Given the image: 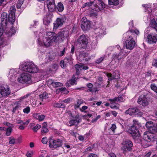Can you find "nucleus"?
I'll list each match as a JSON object with an SVG mask.
<instances>
[{
	"label": "nucleus",
	"instance_id": "39448f33",
	"mask_svg": "<svg viewBox=\"0 0 157 157\" xmlns=\"http://www.w3.org/2000/svg\"><path fill=\"white\" fill-rule=\"evenodd\" d=\"M129 132L132 135L133 139L135 140H140V135L139 130L136 126L132 125L128 130Z\"/></svg>",
	"mask_w": 157,
	"mask_h": 157
},
{
	"label": "nucleus",
	"instance_id": "13d9d810",
	"mask_svg": "<svg viewBox=\"0 0 157 157\" xmlns=\"http://www.w3.org/2000/svg\"><path fill=\"white\" fill-rule=\"evenodd\" d=\"M3 33V27L2 25L0 24V37L1 36Z\"/></svg>",
	"mask_w": 157,
	"mask_h": 157
},
{
	"label": "nucleus",
	"instance_id": "72a5a7b5",
	"mask_svg": "<svg viewBox=\"0 0 157 157\" xmlns=\"http://www.w3.org/2000/svg\"><path fill=\"white\" fill-rule=\"evenodd\" d=\"M123 98L122 97L119 96L117 98H114L113 99H109V101H119L121 102L123 101Z\"/></svg>",
	"mask_w": 157,
	"mask_h": 157
},
{
	"label": "nucleus",
	"instance_id": "423d86ee",
	"mask_svg": "<svg viewBox=\"0 0 157 157\" xmlns=\"http://www.w3.org/2000/svg\"><path fill=\"white\" fill-rule=\"evenodd\" d=\"M69 35L68 31H62L59 33L56 37V42H60L63 41L67 38Z\"/></svg>",
	"mask_w": 157,
	"mask_h": 157
},
{
	"label": "nucleus",
	"instance_id": "49530a36",
	"mask_svg": "<svg viewBox=\"0 0 157 157\" xmlns=\"http://www.w3.org/2000/svg\"><path fill=\"white\" fill-rule=\"evenodd\" d=\"M41 127L40 125L37 124L35 126H34L32 128V129L33 131L34 132H36L37 130L40 129Z\"/></svg>",
	"mask_w": 157,
	"mask_h": 157
},
{
	"label": "nucleus",
	"instance_id": "37998d69",
	"mask_svg": "<svg viewBox=\"0 0 157 157\" xmlns=\"http://www.w3.org/2000/svg\"><path fill=\"white\" fill-rule=\"evenodd\" d=\"M151 88L152 90L157 93V85L154 83L151 84Z\"/></svg>",
	"mask_w": 157,
	"mask_h": 157
},
{
	"label": "nucleus",
	"instance_id": "393cba45",
	"mask_svg": "<svg viewBox=\"0 0 157 157\" xmlns=\"http://www.w3.org/2000/svg\"><path fill=\"white\" fill-rule=\"evenodd\" d=\"M122 144L123 147H132L133 146L132 142L129 140L124 141Z\"/></svg>",
	"mask_w": 157,
	"mask_h": 157
},
{
	"label": "nucleus",
	"instance_id": "c9c22d12",
	"mask_svg": "<svg viewBox=\"0 0 157 157\" xmlns=\"http://www.w3.org/2000/svg\"><path fill=\"white\" fill-rule=\"evenodd\" d=\"M16 105L15 106L17 109H20L24 106L23 105V102L21 101H19L15 103Z\"/></svg>",
	"mask_w": 157,
	"mask_h": 157
},
{
	"label": "nucleus",
	"instance_id": "412c9836",
	"mask_svg": "<svg viewBox=\"0 0 157 157\" xmlns=\"http://www.w3.org/2000/svg\"><path fill=\"white\" fill-rule=\"evenodd\" d=\"M117 75L116 76L115 75H116V73H113V75L111 74L108 73L107 75L109 78V80L110 81L113 79H117L119 78L120 77L119 74L118 73H117Z\"/></svg>",
	"mask_w": 157,
	"mask_h": 157
},
{
	"label": "nucleus",
	"instance_id": "bb28decb",
	"mask_svg": "<svg viewBox=\"0 0 157 157\" xmlns=\"http://www.w3.org/2000/svg\"><path fill=\"white\" fill-rule=\"evenodd\" d=\"M43 41L44 45L48 47L50 46L53 42L50 39L47 38L46 37L44 38Z\"/></svg>",
	"mask_w": 157,
	"mask_h": 157
},
{
	"label": "nucleus",
	"instance_id": "8fccbe9b",
	"mask_svg": "<svg viewBox=\"0 0 157 157\" xmlns=\"http://www.w3.org/2000/svg\"><path fill=\"white\" fill-rule=\"evenodd\" d=\"M86 86L88 88H89L88 90L90 92L93 91L92 88L93 86V85L92 83H89L87 84Z\"/></svg>",
	"mask_w": 157,
	"mask_h": 157
},
{
	"label": "nucleus",
	"instance_id": "aec40b11",
	"mask_svg": "<svg viewBox=\"0 0 157 157\" xmlns=\"http://www.w3.org/2000/svg\"><path fill=\"white\" fill-rule=\"evenodd\" d=\"M138 110L136 108H130L125 111V113L127 114L132 115L136 113H140L138 112Z\"/></svg>",
	"mask_w": 157,
	"mask_h": 157
},
{
	"label": "nucleus",
	"instance_id": "e2e57ef3",
	"mask_svg": "<svg viewBox=\"0 0 157 157\" xmlns=\"http://www.w3.org/2000/svg\"><path fill=\"white\" fill-rule=\"evenodd\" d=\"M33 153L32 152L28 151L26 153V155L28 157H32Z\"/></svg>",
	"mask_w": 157,
	"mask_h": 157
},
{
	"label": "nucleus",
	"instance_id": "c85d7f7f",
	"mask_svg": "<svg viewBox=\"0 0 157 157\" xmlns=\"http://www.w3.org/2000/svg\"><path fill=\"white\" fill-rule=\"evenodd\" d=\"M64 22V19L63 18H58L57 19L56 22L54 23V25L56 27L62 25Z\"/></svg>",
	"mask_w": 157,
	"mask_h": 157
},
{
	"label": "nucleus",
	"instance_id": "f257e3e1",
	"mask_svg": "<svg viewBox=\"0 0 157 157\" xmlns=\"http://www.w3.org/2000/svg\"><path fill=\"white\" fill-rule=\"evenodd\" d=\"M129 29V30L124 34L125 36H127L125 44L127 49L132 50L134 48L136 44V42L133 38L135 36L134 33L138 35L139 33V31L137 29H130V28Z\"/></svg>",
	"mask_w": 157,
	"mask_h": 157
},
{
	"label": "nucleus",
	"instance_id": "052dcab7",
	"mask_svg": "<svg viewBox=\"0 0 157 157\" xmlns=\"http://www.w3.org/2000/svg\"><path fill=\"white\" fill-rule=\"evenodd\" d=\"M66 50V48H64L62 51L60 52L59 56H63L64 55Z\"/></svg>",
	"mask_w": 157,
	"mask_h": 157
},
{
	"label": "nucleus",
	"instance_id": "7ed1b4c3",
	"mask_svg": "<svg viewBox=\"0 0 157 157\" xmlns=\"http://www.w3.org/2000/svg\"><path fill=\"white\" fill-rule=\"evenodd\" d=\"M76 43L78 48L85 49L87 46L88 40L84 35H82L77 40Z\"/></svg>",
	"mask_w": 157,
	"mask_h": 157
},
{
	"label": "nucleus",
	"instance_id": "a878e982",
	"mask_svg": "<svg viewBox=\"0 0 157 157\" xmlns=\"http://www.w3.org/2000/svg\"><path fill=\"white\" fill-rule=\"evenodd\" d=\"M33 116L35 118L38 120L40 121H43L45 117L44 115L36 113L34 114Z\"/></svg>",
	"mask_w": 157,
	"mask_h": 157
},
{
	"label": "nucleus",
	"instance_id": "f03ea898",
	"mask_svg": "<svg viewBox=\"0 0 157 157\" xmlns=\"http://www.w3.org/2000/svg\"><path fill=\"white\" fill-rule=\"evenodd\" d=\"M20 68L24 71L31 73H36L39 70L38 66L31 62H26L20 64Z\"/></svg>",
	"mask_w": 157,
	"mask_h": 157
},
{
	"label": "nucleus",
	"instance_id": "603ef678",
	"mask_svg": "<svg viewBox=\"0 0 157 157\" xmlns=\"http://www.w3.org/2000/svg\"><path fill=\"white\" fill-rule=\"evenodd\" d=\"M30 108L29 106H27L23 110V112L24 113L28 114L30 111Z\"/></svg>",
	"mask_w": 157,
	"mask_h": 157
},
{
	"label": "nucleus",
	"instance_id": "c756f323",
	"mask_svg": "<svg viewBox=\"0 0 157 157\" xmlns=\"http://www.w3.org/2000/svg\"><path fill=\"white\" fill-rule=\"evenodd\" d=\"M75 67L76 70V73L78 75L82 69V64L79 63L78 64H76L75 66Z\"/></svg>",
	"mask_w": 157,
	"mask_h": 157
},
{
	"label": "nucleus",
	"instance_id": "473e14b6",
	"mask_svg": "<svg viewBox=\"0 0 157 157\" xmlns=\"http://www.w3.org/2000/svg\"><path fill=\"white\" fill-rule=\"evenodd\" d=\"M51 84L54 87H58L61 86H63V84L59 82H54L53 81H51Z\"/></svg>",
	"mask_w": 157,
	"mask_h": 157
},
{
	"label": "nucleus",
	"instance_id": "4468645a",
	"mask_svg": "<svg viewBox=\"0 0 157 157\" xmlns=\"http://www.w3.org/2000/svg\"><path fill=\"white\" fill-rule=\"evenodd\" d=\"M90 22L86 17H83L81 21V27L83 30L85 31L89 29L90 27Z\"/></svg>",
	"mask_w": 157,
	"mask_h": 157
},
{
	"label": "nucleus",
	"instance_id": "bf43d9fd",
	"mask_svg": "<svg viewBox=\"0 0 157 157\" xmlns=\"http://www.w3.org/2000/svg\"><path fill=\"white\" fill-rule=\"evenodd\" d=\"M76 122L75 121V120H74L73 119L72 120L69 121V123L70 124V126L74 125L75 124Z\"/></svg>",
	"mask_w": 157,
	"mask_h": 157
},
{
	"label": "nucleus",
	"instance_id": "09e8293b",
	"mask_svg": "<svg viewBox=\"0 0 157 157\" xmlns=\"http://www.w3.org/2000/svg\"><path fill=\"white\" fill-rule=\"evenodd\" d=\"M117 127L115 124H112L111 127L110 128V129H111L112 131V133H111V134H114L115 132V130L116 129Z\"/></svg>",
	"mask_w": 157,
	"mask_h": 157
},
{
	"label": "nucleus",
	"instance_id": "5fc2aeb1",
	"mask_svg": "<svg viewBox=\"0 0 157 157\" xmlns=\"http://www.w3.org/2000/svg\"><path fill=\"white\" fill-rule=\"evenodd\" d=\"M9 143L10 144H13L15 143V140L13 137H10L9 138Z\"/></svg>",
	"mask_w": 157,
	"mask_h": 157
},
{
	"label": "nucleus",
	"instance_id": "4c0bfd02",
	"mask_svg": "<svg viewBox=\"0 0 157 157\" xmlns=\"http://www.w3.org/2000/svg\"><path fill=\"white\" fill-rule=\"evenodd\" d=\"M119 3V0H109V5H117Z\"/></svg>",
	"mask_w": 157,
	"mask_h": 157
},
{
	"label": "nucleus",
	"instance_id": "774afa93",
	"mask_svg": "<svg viewBox=\"0 0 157 157\" xmlns=\"http://www.w3.org/2000/svg\"><path fill=\"white\" fill-rule=\"evenodd\" d=\"M153 131L155 133L157 132V121L156 122V124L155 125V128L153 129Z\"/></svg>",
	"mask_w": 157,
	"mask_h": 157
},
{
	"label": "nucleus",
	"instance_id": "20e7f679",
	"mask_svg": "<svg viewBox=\"0 0 157 157\" xmlns=\"http://www.w3.org/2000/svg\"><path fill=\"white\" fill-rule=\"evenodd\" d=\"M31 75L27 73L23 72L17 78L18 81L21 83H30L32 82Z\"/></svg>",
	"mask_w": 157,
	"mask_h": 157
},
{
	"label": "nucleus",
	"instance_id": "3c124183",
	"mask_svg": "<svg viewBox=\"0 0 157 157\" xmlns=\"http://www.w3.org/2000/svg\"><path fill=\"white\" fill-rule=\"evenodd\" d=\"M16 32V31L14 27L12 26L11 27V29L10 31L9 32V33L10 34H13Z\"/></svg>",
	"mask_w": 157,
	"mask_h": 157
},
{
	"label": "nucleus",
	"instance_id": "864d4df0",
	"mask_svg": "<svg viewBox=\"0 0 157 157\" xmlns=\"http://www.w3.org/2000/svg\"><path fill=\"white\" fill-rule=\"evenodd\" d=\"M133 125L136 126V125H138V126H140V124L136 120H133Z\"/></svg>",
	"mask_w": 157,
	"mask_h": 157
},
{
	"label": "nucleus",
	"instance_id": "a211bd4d",
	"mask_svg": "<svg viewBox=\"0 0 157 157\" xmlns=\"http://www.w3.org/2000/svg\"><path fill=\"white\" fill-rule=\"evenodd\" d=\"M45 37L47 38L50 39L51 41L53 42H56V36H55V33H54L50 32H47Z\"/></svg>",
	"mask_w": 157,
	"mask_h": 157
},
{
	"label": "nucleus",
	"instance_id": "c03bdc74",
	"mask_svg": "<svg viewBox=\"0 0 157 157\" xmlns=\"http://www.w3.org/2000/svg\"><path fill=\"white\" fill-rule=\"evenodd\" d=\"M105 58V56H102L101 57L99 58L95 61V63L97 64H99Z\"/></svg>",
	"mask_w": 157,
	"mask_h": 157
},
{
	"label": "nucleus",
	"instance_id": "cd10ccee",
	"mask_svg": "<svg viewBox=\"0 0 157 157\" xmlns=\"http://www.w3.org/2000/svg\"><path fill=\"white\" fill-rule=\"evenodd\" d=\"M39 99L41 101L46 102V100L48 99L49 97L48 94L46 92H44L42 94L39 95Z\"/></svg>",
	"mask_w": 157,
	"mask_h": 157
},
{
	"label": "nucleus",
	"instance_id": "ddd939ff",
	"mask_svg": "<svg viewBox=\"0 0 157 157\" xmlns=\"http://www.w3.org/2000/svg\"><path fill=\"white\" fill-rule=\"evenodd\" d=\"M152 132L146 131L144 132L143 137L144 139L146 141L150 142L154 140L155 138V135Z\"/></svg>",
	"mask_w": 157,
	"mask_h": 157
},
{
	"label": "nucleus",
	"instance_id": "1a4fd4ad",
	"mask_svg": "<svg viewBox=\"0 0 157 157\" xmlns=\"http://www.w3.org/2000/svg\"><path fill=\"white\" fill-rule=\"evenodd\" d=\"M94 7L92 8L94 11L98 12L103 10L105 7V5L101 0H95Z\"/></svg>",
	"mask_w": 157,
	"mask_h": 157
},
{
	"label": "nucleus",
	"instance_id": "2eb2a0df",
	"mask_svg": "<svg viewBox=\"0 0 157 157\" xmlns=\"http://www.w3.org/2000/svg\"><path fill=\"white\" fill-rule=\"evenodd\" d=\"M157 41V35L155 33H150L147 36V41L149 44L155 43Z\"/></svg>",
	"mask_w": 157,
	"mask_h": 157
},
{
	"label": "nucleus",
	"instance_id": "9d476101",
	"mask_svg": "<svg viewBox=\"0 0 157 157\" xmlns=\"http://www.w3.org/2000/svg\"><path fill=\"white\" fill-rule=\"evenodd\" d=\"M18 70V68L12 69L10 70L8 76L11 82H13L16 81L17 75L19 72Z\"/></svg>",
	"mask_w": 157,
	"mask_h": 157
},
{
	"label": "nucleus",
	"instance_id": "a18cd8bd",
	"mask_svg": "<svg viewBox=\"0 0 157 157\" xmlns=\"http://www.w3.org/2000/svg\"><path fill=\"white\" fill-rule=\"evenodd\" d=\"M48 130L47 127L45 126H43L41 128V132L42 134H43L47 133Z\"/></svg>",
	"mask_w": 157,
	"mask_h": 157
},
{
	"label": "nucleus",
	"instance_id": "7c9ffc66",
	"mask_svg": "<svg viewBox=\"0 0 157 157\" xmlns=\"http://www.w3.org/2000/svg\"><path fill=\"white\" fill-rule=\"evenodd\" d=\"M64 8L63 5L61 3L59 2L56 7L55 10L61 12L63 10Z\"/></svg>",
	"mask_w": 157,
	"mask_h": 157
},
{
	"label": "nucleus",
	"instance_id": "b1692460",
	"mask_svg": "<svg viewBox=\"0 0 157 157\" xmlns=\"http://www.w3.org/2000/svg\"><path fill=\"white\" fill-rule=\"evenodd\" d=\"M142 6L145 8V12L148 13V16L149 17L151 15V12H152L151 5L150 4H143Z\"/></svg>",
	"mask_w": 157,
	"mask_h": 157
},
{
	"label": "nucleus",
	"instance_id": "2f4dec72",
	"mask_svg": "<svg viewBox=\"0 0 157 157\" xmlns=\"http://www.w3.org/2000/svg\"><path fill=\"white\" fill-rule=\"evenodd\" d=\"M51 21L50 15H48V16H46L43 19L44 24L46 25H48L50 23Z\"/></svg>",
	"mask_w": 157,
	"mask_h": 157
},
{
	"label": "nucleus",
	"instance_id": "0eeeda50",
	"mask_svg": "<svg viewBox=\"0 0 157 157\" xmlns=\"http://www.w3.org/2000/svg\"><path fill=\"white\" fill-rule=\"evenodd\" d=\"M48 140L49 145L50 147H59L62 146V140L59 139L54 140L53 139V137L51 136L49 138Z\"/></svg>",
	"mask_w": 157,
	"mask_h": 157
},
{
	"label": "nucleus",
	"instance_id": "0e129e2a",
	"mask_svg": "<svg viewBox=\"0 0 157 157\" xmlns=\"http://www.w3.org/2000/svg\"><path fill=\"white\" fill-rule=\"evenodd\" d=\"M122 50L124 51L123 53V55L124 56H127L129 52L128 51H126V50H124V49H122Z\"/></svg>",
	"mask_w": 157,
	"mask_h": 157
},
{
	"label": "nucleus",
	"instance_id": "dca6fc26",
	"mask_svg": "<svg viewBox=\"0 0 157 157\" xmlns=\"http://www.w3.org/2000/svg\"><path fill=\"white\" fill-rule=\"evenodd\" d=\"M105 28L103 26L95 29L94 33L98 36H102L105 34Z\"/></svg>",
	"mask_w": 157,
	"mask_h": 157
},
{
	"label": "nucleus",
	"instance_id": "4d7b16f0",
	"mask_svg": "<svg viewBox=\"0 0 157 157\" xmlns=\"http://www.w3.org/2000/svg\"><path fill=\"white\" fill-rule=\"evenodd\" d=\"M43 144H47V142H48V140L47 138L46 137H44L42 138V140H41Z\"/></svg>",
	"mask_w": 157,
	"mask_h": 157
},
{
	"label": "nucleus",
	"instance_id": "de8ad7c7",
	"mask_svg": "<svg viewBox=\"0 0 157 157\" xmlns=\"http://www.w3.org/2000/svg\"><path fill=\"white\" fill-rule=\"evenodd\" d=\"M24 0H19L17 2V8H20L22 5Z\"/></svg>",
	"mask_w": 157,
	"mask_h": 157
},
{
	"label": "nucleus",
	"instance_id": "a19ab883",
	"mask_svg": "<svg viewBox=\"0 0 157 157\" xmlns=\"http://www.w3.org/2000/svg\"><path fill=\"white\" fill-rule=\"evenodd\" d=\"M83 101L82 100H78L77 101L76 103L75 104V108H78L80 105L83 103Z\"/></svg>",
	"mask_w": 157,
	"mask_h": 157
},
{
	"label": "nucleus",
	"instance_id": "6ab92c4d",
	"mask_svg": "<svg viewBox=\"0 0 157 157\" xmlns=\"http://www.w3.org/2000/svg\"><path fill=\"white\" fill-rule=\"evenodd\" d=\"M145 126L151 132H154L153 131V129L155 128V125L151 121L147 122Z\"/></svg>",
	"mask_w": 157,
	"mask_h": 157
},
{
	"label": "nucleus",
	"instance_id": "6e6552de",
	"mask_svg": "<svg viewBox=\"0 0 157 157\" xmlns=\"http://www.w3.org/2000/svg\"><path fill=\"white\" fill-rule=\"evenodd\" d=\"M11 93L10 88L7 85L0 86V98L10 95Z\"/></svg>",
	"mask_w": 157,
	"mask_h": 157
},
{
	"label": "nucleus",
	"instance_id": "680f3d73",
	"mask_svg": "<svg viewBox=\"0 0 157 157\" xmlns=\"http://www.w3.org/2000/svg\"><path fill=\"white\" fill-rule=\"evenodd\" d=\"M76 81V79L75 78H74V76L72 78L71 80V83L72 84V85H74V83H75Z\"/></svg>",
	"mask_w": 157,
	"mask_h": 157
},
{
	"label": "nucleus",
	"instance_id": "9b49d317",
	"mask_svg": "<svg viewBox=\"0 0 157 157\" xmlns=\"http://www.w3.org/2000/svg\"><path fill=\"white\" fill-rule=\"evenodd\" d=\"M15 7L13 6L11 7L9 11L8 21L11 24H13L14 22L15 19Z\"/></svg>",
	"mask_w": 157,
	"mask_h": 157
},
{
	"label": "nucleus",
	"instance_id": "f704fd0d",
	"mask_svg": "<svg viewBox=\"0 0 157 157\" xmlns=\"http://www.w3.org/2000/svg\"><path fill=\"white\" fill-rule=\"evenodd\" d=\"M151 25L156 31L157 33V22L154 19H152L151 21Z\"/></svg>",
	"mask_w": 157,
	"mask_h": 157
},
{
	"label": "nucleus",
	"instance_id": "338daca9",
	"mask_svg": "<svg viewBox=\"0 0 157 157\" xmlns=\"http://www.w3.org/2000/svg\"><path fill=\"white\" fill-rule=\"evenodd\" d=\"M152 65L154 66L157 67V60L154 59L152 63Z\"/></svg>",
	"mask_w": 157,
	"mask_h": 157
},
{
	"label": "nucleus",
	"instance_id": "f3484780",
	"mask_svg": "<svg viewBox=\"0 0 157 157\" xmlns=\"http://www.w3.org/2000/svg\"><path fill=\"white\" fill-rule=\"evenodd\" d=\"M47 4L48 8L50 12H52L55 10L56 6L54 0H48Z\"/></svg>",
	"mask_w": 157,
	"mask_h": 157
},
{
	"label": "nucleus",
	"instance_id": "4be33fe9",
	"mask_svg": "<svg viewBox=\"0 0 157 157\" xmlns=\"http://www.w3.org/2000/svg\"><path fill=\"white\" fill-rule=\"evenodd\" d=\"M7 13L5 12H3L2 13L1 17V20L2 22H3V24L5 23L6 25L7 22L9 21H8V19H7Z\"/></svg>",
	"mask_w": 157,
	"mask_h": 157
},
{
	"label": "nucleus",
	"instance_id": "5701e85b",
	"mask_svg": "<svg viewBox=\"0 0 157 157\" xmlns=\"http://www.w3.org/2000/svg\"><path fill=\"white\" fill-rule=\"evenodd\" d=\"M124 51L121 50V51L118 54H114L113 55V59H117L119 61L121 60L123 57V53Z\"/></svg>",
	"mask_w": 157,
	"mask_h": 157
},
{
	"label": "nucleus",
	"instance_id": "69168bd1",
	"mask_svg": "<svg viewBox=\"0 0 157 157\" xmlns=\"http://www.w3.org/2000/svg\"><path fill=\"white\" fill-rule=\"evenodd\" d=\"M58 90H59V92H62L63 91H66V88L65 87H62L60 88Z\"/></svg>",
	"mask_w": 157,
	"mask_h": 157
},
{
	"label": "nucleus",
	"instance_id": "6e6d98bb",
	"mask_svg": "<svg viewBox=\"0 0 157 157\" xmlns=\"http://www.w3.org/2000/svg\"><path fill=\"white\" fill-rule=\"evenodd\" d=\"M60 65L61 67L62 68H65L67 67V64L64 63V62L63 60H61L60 62Z\"/></svg>",
	"mask_w": 157,
	"mask_h": 157
},
{
	"label": "nucleus",
	"instance_id": "e433bc0d",
	"mask_svg": "<svg viewBox=\"0 0 157 157\" xmlns=\"http://www.w3.org/2000/svg\"><path fill=\"white\" fill-rule=\"evenodd\" d=\"M95 3V0L93 2L90 1V2H87L83 5L82 7L84 8L86 7H90L92 6L93 4L94 5Z\"/></svg>",
	"mask_w": 157,
	"mask_h": 157
},
{
	"label": "nucleus",
	"instance_id": "f8f14e48",
	"mask_svg": "<svg viewBox=\"0 0 157 157\" xmlns=\"http://www.w3.org/2000/svg\"><path fill=\"white\" fill-rule=\"evenodd\" d=\"M149 100L145 95H141L138 98L137 100L138 103L143 106L147 105L149 103Z\"/></svg>",
	"mask_w": 157,
	"mask_h": 157
},
{
	"label": "nucleus",
	"instance_id": "79ce46f5",
	"mask_svg": "<svg viewBox=\"0 0 157 157\" xmlns=\"http://www.w3.org/2000/svg\"><path fill=\"white\" fill-rule=\"evenodd\" d=\"M72 118L77 123H79L81 121V118L78 115H76L75 117H73Z\"/></svg>",
	"mask_w": 157,
	"mask_h": 157
},
{
	"label": "nucleus",
	"instance_id": "ea45409f",
	"mask_svg": "<svg viewBox=\"0 0 157 157\" xmlns=\"http://www.w3.org/2000/svg\"><path fill=\"white\" fill-rule=\"evenodd\" d=\"M12 128L10 127L7 128L6 130V136H10L12 132Z\"/></svg>",
	"mask_w": 157,
	"mask_h": 157
},
{
	"label": "nucleus",
	"instance_id": "58836bf2",
	"mask_svg": "<svg viewBox=\"0 0 157 157\" xmlns=\"http://www.w3.org/2000/svg\"><path fill=\"white\" fill-rule=\"evenodd\" d=\"M53 106L54 107L57 108H64L65 107V105L62 103H55L54 104Z\"/></svg>",
	"mask_w": 157,
	"mask_h": 157
}]
</instances>
